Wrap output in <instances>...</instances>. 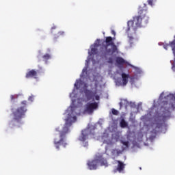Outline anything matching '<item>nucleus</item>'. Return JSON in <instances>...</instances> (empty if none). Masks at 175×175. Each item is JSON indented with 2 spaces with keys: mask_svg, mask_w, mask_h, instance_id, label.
Returning a JSON list of instances; mask_svg holds the SVG:
<instances>
[{
  "mask_svg": "<svg viewBox=\"0 0 175 175\" xmlns=\"http://www.w3.org/2000/svg\"><path fill=\"white\" fill-rule=\"evenodd\" d=\"M114 39L116 38H113L111 36H107L101 44H93L91 48V53L93 55L98 54L103 59H107L109 56L113 55L114 53H117L118 51L117 45L114 44Z\"/></svg>",
  "mask_w": 175,
  "mask_h": 175,
  "instance_id": "nucleus-1",
  "label": "nucleus"
},
{
  "mask_svg": "<svg viewBox=\"0 0 175 175\" xmlns=\"http://www.w3.org/2000/svg\"><path fill=\"white\" fill-rule=\"evenodd\" d=\"M148 12L147 11V7L140 6L138 10V16L133 17V21H129L127 23L128 29L126 32L129 35L130 40H133V36L132 35H136V31L138 28L142 27V23L144 24H148V20L150 18L147 15Z\"/></svg>",
  "mask_w": 175,
  "mask_h": 175,
  "instance_id": "nucleus-2",
  "label": "nucleus"
},
{
  "mask_svg": "<svg viewBox=\"0 0 175 175\" xmlns=\"http://www.w3.org/2000/svg\"><path fill=\"white\" fill-rule=\"evenodd\" d=\"M77 118L76 116L73 115V113H68L67 118L65 119V124L61 131H59V128L56 129V132H59L58 134H55L54 139V144L55 148L59 150V147L63 146L64 147H66V143L65 142V137H66V135L69 133V128L72 126V124L73 122H76Z\"/></svg>",
  "mask_w": 175,
  "mask_h": 175,
  "instance_id": "nucleus-3",
  "label": "nucleus"
},
{
  "mask_svg": "<svg viewBox=\"0 0 175 175\" xmlns=\"http://www.w3.org/2000/svg\"><path fill=\"white\" fill-rule=\"evenodd\" d=\"M27 100H23L21 103V107L12 111L13 121L11 122L12 125H17L18 128H20L21 125V120L25 117V113H27Z\"/></svg>",
  "mask_w": 175,
  "mask_h": 175,
  "instance_id": "nucleus-4",
  "label": "nucleus"
},
{
  "mask_svg": "<svg viewBox=\"0 0 175 175\" xmlns=\"http://www.w3.org/2000/svg\"><path fill=\"white\" fill-rule=\"evenodd\" d=\"M98 163H100V166H105L107 167V160L103 157L102 154H96L94 160L88 162V166L90 170H96L98 168Z\"/></svg>",
  "mask_w": 175,
  "mask_h": 175,
  "instance_id": "nucleus-5",
  "label": "nucleus"
},
{
  "mask_svg": "<svg viewBox=\"0 0 175 175\" xmlns=\"http://www.w3.org/2000/svg\"><path fill=\"white\" fill-rule=\"evenodd\" d=\"M99 109V103H87L85 105V109L83 110L84 114H93L95 110Z\"/></svg>",
  "mask_w": 175,
  "mask_h": 175,
  "instance_id": "nucleus-6",
  "label": "nucleus"
},
{
  "mask_svg": "<svg viewBox=\"0 0 175 175\" xmlns=\"http://www.w3.org/2000/svg\"><path fill=\"white\" fill-rule=\"evenodd\" d=\"M88 136H90V130L89 129L83 130L81 135L79 136V140L84 143V142H85V140L88 139Z\"/></svg>",
  "mask_w": 175,
  "mask_h": 175,
  "instance_id": "nucleus-7",
  "label": "nucleus"
},
{
  "mask_svg": "<svg viewBox=\"0 0 175 175\" xmlns=\"http://www.w3.org/2000/svg\"><path fill=\"white\" fill-rule=\"evenodd\" d=\"M26 79H38V71L36 70H31L27 72L25 75Z\"/></svg>",
  "mask_w": 175,
  "mask_h": 175,
  "instance_id": "nucleus-8",
  "label": "nucleus"
},
{
  "mask_svg": "<svg viewBox=\"0 0 175 175\" xmlns=\"http://www.w3.org/2000/svg\"><path fill=\"white\" fill-rule=\"evenodd\" d=\"M116 162L118 163V166L116 170H115V173L116 172H119V173H122V172H124V169H125V164H124L122 161L120 160L116 161Z\"/></svg>",
  "mask_w": 175,
  "mask_h": 175,
  "instance_id": "nucleus-9",
  "label": "nucleus"
},
{
  "mask_svg": "<svg viewBox=\"0 0 175 175\" xmlns=\"http://www.w3.org/2000/svg\"><path fill=\"white\" fill-rule=\"evenodd\" d=\"M170 117V111L169 109L165 110V111L163 112V113L159 117V119L160 121H163V122H165V120H167Z\"/></svg>",
  "mask_w": 175,
  "mask_h": 175,
  "instance_id": "nucleus-10",
  "label": "nucleus"
},
{
  "mask_svg": "<svg viewBox=\"0 0 175 175\" xmlns=\"http://www.w3.org/2000/svg\"><path fill=\"white\" fill-rule=\"evenodd\" d=\"M85 95L88 100H91V99H94V98H95V95H96V93L91 90H86L85 91Z\"/></svg>",
  "mask_w": 175,
  "mask_h": 175,
  "instance_id": "nucleus-11",
  "label": "nucleus"
},
{
  "mask_svg": "<svg viewBox=\"0 0 175 175\" xmlns=\"http://www.w3.org/2000/svg\"><path fill=\"white\" fill-rule=\"evenodd\" d=\"M129 75L126 74L124 72L122 73V85L125 86L128 84L129 79Z\"/></svg>",
  "mask_w": 175,
  "mask_h": 175,
  "instance_id": "nucleus-12",
  "label": "nucleus"
},
{
  "mask_svg": "<svg viewBox=\"0 0 175 175\" xmlns=\"http://www.w3.org/2000/svg\"><path fill=\"white\" fill-rule=\"evenodd\" d=\"M131 105V103H129L126 100H123L120 103V106L121 107H125V109H128V107Z\"/></svg>",
  "mask_w": 175,
  "mask_h": 175,
  "instance_id": "nucleus-13",
  "label": "nucleus"
},
{
  "mask_svg": "<svg viewBox=\"0 0 175 175\" xmlns=\"http://www.w3.org/2000/svg\"><path fill=\"white\" fill-rule=\"evenodd\" d=\"M116 62L118 65H124L125 64V59L121 57H117L116 58Z\"/></svg>",
  "mask_w": 175,
  "mask_h": 175,
  "instance_id": "nucleus-14",
  "label": "nucleus"
},
{
  "mask_svg": "<svg viewBox=\"0 0 175 175\" xmlns=\"http://www.w3.org/2000/svg\"><path fill=\"white\" fill-rule=\"evenodd\" d=\"M120 127L121 128H126V126H128V122H126V121H125V119H122L120 120Z\"/></svg>",
  "mask_w": 175,
  "mask_h": 175,
  "instance_id": "nucleus-15",
  "label": "nucleus"
},
{
  "mask_svg": "<svg viewBox=\"0 0 175 175\" xmlns=\"http://www.w3.org/2000/svg\"><path fill=\"white\" fill-rule=\"evenodd\" d=\"M42 58H43L44 61H46V62H47V61H49V59H51V55H50L49 53H46L45 55H44L42 56Z\"/></svg>",
  "mask_w": 175,
  "mask_h": 175,
  "instance_id": "nucleus-16",
  "label": "nucleus"
},
{
  "mask_svg": "<svg viewBox=\"0 0 175 175\" xmlns=\"http://www.w3.org/2000/svg\"><path fill=\"white\" fill-rule=\"evenodd\" d=\"M112 154L113 155H120V154H122V150L119 149H113L112 150Z\"/></svg>",
  "mask_w": 175,
  "mask_h": 175,
  "instance_id": "nucleus-17",
  "label": "nucleus"
},
{
  "mask_svg": "<svg viewBox=\"0 0 175 175\" xmlns=\"http://www.w3.org/2000/svg\"><path fill=\"white\" fill-rule=\"evenodd\" d=\"M122 144H123V146H125V147L126 148H129V141H121Z\"/></svg>",
  "mask_w": 175,
  "mask_h": 175,
  "instance_id": "nucleus-18",
  "label": "nucleus"
},
{
  "mask_svg": "<svg viewBox=\"0 0 175 175\" xmlns=\"http://www.w3.org/2000/svg\"><path fill=\"white\" fill-rule=\"evenodd\" d=\"M111 111H112V114H113V116H118V111L117 109H112Z\"/></svg>",
  "mask_w": 175,
  "mask_h": 175,
  "instance_id": "nucleus-19",
  "label": "nucleus"
},
{
  "mask_svg": "<svg viewBox=\"0 0 175 175\" xmlns=\"http://www.w3.org/2000/svg\"><path fill=\"white\" fill-rule=\"evenodd\" d=\"M155 1L157 0H148V5H150V6H152V3L155 2Z\"/></svg>",
  "mask_w": 175,
  "mask_h": 175,
  "instance_id": "nucleus-20",
  "label": "nucleus"
},
{
  "mask_svg": "<svg viewBox=\"0 0 175 175\" xmlns=\"http://www.w3.org/2000/svg\"><path fill=\"white\" fill-rule=\"evenodd\" d=\"M33 98H35V96L31 95L29 97L28 100H30V102H33Z\"/></svg>",
  "mask_w": 175,
  "mask_h": 175,
  "instance_id": "nucleus-21",
  "label": "nucleus"
},
{
  "mask_svg": "<svg viewBox=\"0 0 175 175\" xmlns=\"http://www.w3.org/2000/svg\"><path fill=\"white\" fill-rule=\"evenodd\" d=\"M64 35H65V32H64V31H59L58 32V36H62Z\"/></svg>",
  "mask_w": 175,
  "mask_h": 175,
  "instance_id": "nucleus-22",
  "label": "nucleus"
},
{
  "mask_svg": "<svg viewBox=\"0 0 175 175\" xmlns=\"http://www.w3.org/2000/svg\"><path fill=\"white\" fill-rule=\"evenodd\" d=\"M94 97L96 100H99L100 99V97L98 95L95 94Z\"/></svg>",
  "mask_w": 175,
  "mask_h": 175,
  "instance_id": "nucleus-23",
  "label": "nucleus"
},
{
  "mask_svg": "<svg viewBox=\"0 0 175 175\" xmlns=\"http://www.w3.org/2000/svg\"><path fill=\"white\" fill-rule=\"evenodd\" d=\"M108 62H109V64H113V59H112L111 57H109V60H108Z\"/></svg>",
  "mask_w": 175,
  "mask_h": 175,
  "instance_id": "nucleus-24",
  "label": "nucleus"
},
{
  "mask_svg": "<svg viewBox=\"0 0 175 175\" xmlns=\"http://www.w3.org/2000/svg\"><path fill=\"white\" fill-rule=\"evenodd\" d=\"M10 98H11V100H13L14 99H15L14 96V95H11L10 96Z\"/></svg>",
  "mask_w": 175,
  "mask_h": 175,
  "instance_id": "nucleus-25",
  "label": "nucleus"
},
{
  "mask_svg": "<svg viewBox=\"0 0 175 175\" xmlns=\"http://www.w3.org/2000/svg\"><path fill=\"white\" fill-rule=\"evenodd\" d=\"M88 146V142H85L83 147H87Z\"/></svg>",
  "mask_w": 175,
  "mask_h": 175,
  "instance_id": "nucleus-26",
  "label": "nucleus"
},
{
  "mask_svg": "<svg viewBox=\"0 0 175 175\" xmlns=\"http://www.w3.org/2000/svg\"><path fill=\"white\" fill-rule=\"evenodd\" d=\"M111 33H112V35L116 36V31H115L114 30H112V31H111Z\"/></svg>",
  "mask_w": 175,
  "mask_h": 175,
  "instance_id": "nucleus-27",
  "label": "nucleus"
},
{
  "mask_svg": "<svg viewBox=\"0 0 175 175\" xmlns=\"http://www.w3.org/2000/svg\"><path fill=\"white\" fill-rule=\"evenodd\" d=\"M75 86L76 87L77 90L79 89V86H78V84H77V83H75Z\"/></svg>",
  "mask_w": 175,
  "mask_h": 175,
  "instance_id": "nucleus-28",
  "label": "nucleus"
},
{
  "mask_svg": "<svg viewBox=\"0 0 175 175\" xmlns=\"http://www.w3.org/2000/svg\"><path fill=\"white\" fill-rule=\"evenodd\" d=\"M165 105H167V101L164 102V106Z\"/></svg>",
  "mask_w": 175,
  "mask_h": 175,
  "instance_id": "nucleus-29",
  "label": "nucleus"
},
{
  "mask_svg": "<svg viewBox=\"0 0 175 175\" xmlns=\"http://www.w3.org/2000/svg\"><path fill=\"white\" fill-rule=\"evenodd\" d=\"M47 51H48L49 53H50V49H47Z\"/></svg>",
  "mask_w": 175,
  "mask_h": 175,
  "instance_id": "nucleus-30",
  "label": "nucleus"
},
{
  "mask_svg": "<svg viewBox=\"0 0 175 175\" xmlns=\"http://www.w3.org/2000/svg\"><path fill=\"white\" fill-rule=\"evenodd\" d=\"M52 29H55V27H52Z\"/></svg>",
  "mask_w": 175,
  "mask_h": 175,
  "instance_id": "nucleus-31",
  "label": "nucleus"
},
{
  "mask_svg": "<svg viewBox=\"0 0 175 175\" xmlns=\"http://www.w3.org/2000/svg\"><path fill=\"white\" fill-rule=\"evenodd\" d=\"M97 42H100V40H99V39H97Z\"/></svg>",
  "mask_w": 175,
  "mask_h": 175,
  "instance_id": "nucleus-32",
  "label": "nucleus"
},
{
  "mask_svg": "<svg viewBox=\"0 0 175 175\" xmlns=\"http://www.w3.org/2000/svg\"><path fill=\"white\" fill-rule=\"evenodd\" d=\"M130 79H131V80H133V77H131Z\"/></svg>",
  "mask_w": 175,
  "mask_h": 175,
  "instance_id": "nucleus-33",
  "label": "nucleus"
},
{
  "mask_svg": "<svg viewBox=\"0 0 175 175\" xmlns=\"http://www.w3.org/2000/svg\"><path fill=\"white\" fill-rule=\"evenodd\" d=\"M167 98H169V96H167Z\"/></svg>",
  "mask_w": 175,
  "mask_h": 175,
  "instance_id": "nucleus-34",
  "label": "nucleus"
}]
</instances>
